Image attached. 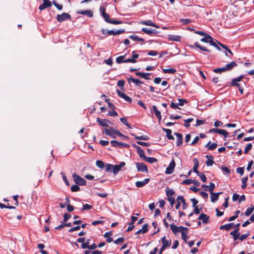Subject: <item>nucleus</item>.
<instances>
[{
	"label": "nucleus",
	"instance_id": "obj_1",
	"mask_svg": "<svg viewBox=\"0 0 254 254\" xmlns=\"http://www.w3.org/2000/svg\"><path fill=\"white\" fill-rule=\"evenodd\" d=\"M170 229L175 235H177L179 232H180L182 235H185L184 230H188V228L183 226L178 227L174 224L170 225Z\"/></svg>",
	"mask_w": 254,
	"mask_h": 254
},
{
	"label": "nucleus",
	"instance_id": "obj_2",
	"mask_svg": "<svg viewBox=\"0 0 254 254\" xmlns=\"http://www.w3.org/2000/svg\"><path fill=\"white\" fill-rule=\"evenodd\" d=\"M101 16L104 18V20L108 23L116 25L122 23L121 21L117 20L114 19H110L109 15L106 12H104V13L102 14Z\"/></svg>",
	"mask_w": 254,
	"mask_h": 254
},
{
	"label": "nucleus",
	"instance_id": "obj_3",
	"mask_svg": "<svg viewBox=\"0 0 254 254\" xmlns=\"http://www.w3.org/2000/svg\"><path fill=\"white\" fill-rule=\"evenodd\" d=\"M72 178L74 183L77 185L83 186L86 184V181L76 174L72 175Z\"/></svg>",
	"mask_w": 254,
	"mask_h": 254
},
{
	"label": "nucleus",
	"instance_id": "obj_4",
	"mask_svg": "<svg viewBox=\"0 0 254 254\" xmlns=\"http://www.w3.org/2000/svg\"><path fill=\"white\" fill-rule=\"evenodd\" d=\"M71 16L67 13L64 12L62 14H58L57 20L59 22H62L66 20H71Z\"/></svg>",
	"mask_w": 254,
	"mask_h": 254
},
{
	"label": "nucleus",
	"instance_id": "obj_5",
	"mask_svg": "<svg viewBox=\"0 0 254 254\" xmlns=\"http://www.w3.org/2000/svg\"><path fill=\"white\" fill-rule=\"evenodd\" d=\"M176 164L174 159H172L170 163L169 166L166 168L165 172V174L169 175L173 173Z\"/></svg>",
	"mask_w": 254,
	"mask_h": 254
},
{
	"label": "nucleus",
	"instance_id": "obj_6",
	"mask_svg": "<svg viewBox=\"0 0 254 254\" xmlns=\"http://www.w3.org/2000/svg\"><path fill=\"white\" fill-rule=\"evenodd\" d=\"M209 131L210 132H214L219 133V134L223 135L225 137H227L229 133L225 130V129H218L216 128H213L212 129H210Z\"/></svg>",
	"mask_w": 254,
	"mask_h": 254
},
{
	"label": "nucleus",
	"instance_id": "obj_7",
	"mask_svg": "<svg viewBox=\"0 0 254 254\" xmlns=\"http://www.w3.org/2000/svg\"><path fill=\"white\" fill-rule=\"evenodd\" d=\"M161 242L162 244V247L165 249L169 247L172 244L171 240L170 239H167L165 236H164L161 238Z\"/></svg>",
	"mask_w": 254,
	"mask_h": 254
},
{
	"label": "nucleus",
	"instance_id": "obj_8",
	"mask_svg": "<svg viewBox=\"0 0 254 254\" xmlns=\"http://www.w3.org/2000/svg\"><path fill=\"white\" fill-rule=\"evenodd\" d=\"M136 168L139 172H147V168L145 164L143 163H136Z\"/></svg>",
	"mask_w": 254,
	"mask_h": 254
},
{
	"label": "nucleus",
	"instance_id": "obj_9",
	"mask_svg": "<svg viewBox=\"0 0 254 254\" xmlns=\"http://www.w3.org/2000/svg\"><path fill=\"white\" fill-rule=\"evenodd\" d=\"M126 165L125 162H121L120 165H113V172L114 175H116L121 170L122 167Z\"/></svg>",
	"mask_w": 254,
	"mask_h": 254
},
{
	"label": "nucleus",
	"instance_id": "obj_10",
	"mask_svg": "<svg viewBox=\"0 0 254 254\" xmlns=\"http://www.w3.org/2000/svg\"><path fill=\"white\" fill-rule=\"evenodd\" d=\"M52 3L49 0H43V3L39 6V9L42 10L47 7H51Z\"/></svg>",
	"mask_w": 254,
	"mask_h": 254
},
{
	"label": "nucleus",
	"instance_id": "obj_11",
	"mask_svg": "<svg viewBox=\"0 0 254 254\" xmlns=\"http://www.w3.org/2000/svg\"><path fill=\"white\" fill-rule=\"evenodd\" d=\"M117 92L119 97L124 99L128 103L131 102L132 100L129 97L127 96L125 94L122 93V92L118 90H117Z\"/></svg>",
	"mask_w": 254,
	"mask_h": 254
},
{
	"label": "nucleus",
	"instance_id": "obj_12",
	"mask_svg": "<svg viewBox=\"0 0 254 254\" xmlns=\"http://www.w3.org/2000/svg\"><path fill=\"white\" fill-rule=\"evenodd\" d=\"M97 122L102 127H108L109 124H111V123L106 119H100V118L97 119Z\"/></svg>",
	"mask_w": 254,
	"mask_h": 254
},
{
	"label": "nucleus",
	"instance_id": "obj_13",
	"mask_svg": "<svg viewBox=\"0 0 254 254\" xmlns=\"http://www.w3.org/2000/svg\"><path fill=\"white\" fill-rule=\"evenodd\" d=\"M149 179L146 178L142 181H137L135 183V186L137 188L143 187L145 185H146L149 182Z\"/></svg>",
	"mask_w": 254,
	"mask_h": 254
},
{
	"label": "nucleus",
	"instance_id": "obj_14",
	"mask_svg": "<svg viewBox=\"0 0 254 254\" xmlns=\"http://www.w3.org/2000/svg\"><path fill=\"white\" fill-rule=\"evenodd\" d=\"M133 146L137 149V153L140 157L145 159V158H146V156L145 155L144 151L141 148V147L135 144L133 145Z\"/></svg>",
	"mask_w": 254,
	"mask_h": 254
},
{
	"label": "nucleus",
	"instance_id": "obj_15",
	"mask_svg": "<svg viewBox=\"0 0 254 254\" xmlns=\"http://www.w3.org/2000/svg\"><path fill=\"white\" fill-rule=\"evenodd\" d=\"M125 32L124 29H119L117 30H111L107 31L108 35H117L123 33Z\"/></svg>",
	"mask_w": 254,
	"mask_h": 254
},
{
	"label": "nucleus",
	"instance_id": "obj_16",
	"mask_svg": "<svg viewBox=\"0 0 254 254\" xmlns=\"http://www.w3.org/2000/svg\"><path fill=\"white\" fill-rule=\"evenodd\" d=\"M151 111L152 112H154L156 117L159 119V121L161 120L162 117L161 115V112L159 111H158L156 106H153L152 108L151 109Z\"/></svg>",
	"mask_w": 254,
	"mask_h": 254
},
{
	"label": "nucleus",
	"instance_id": "obj_17",
	"mask_svg": "<svg viewBox=\"0 0 254 254\" xmlns=\"http://www.w3.org/2000/svg\"><path fill=\"white\" fill-rule=\"evenodd\" d=\"M237 64L236 62L232 61L229 64H227L224 67L226 71H227L231 70L234 67L237 66Z\"/></svg>",
	"mask_w": 254,
	"mask_h": 254
},
{
	"label": "nucleus",
	"instance_id": "obj_18",
	"mask_svg": "<svg viewBox=\"0 0 254 254\" xmlns=\"http://www.w3.org/2000/svg\"><path fill=\"white\" fill-rule=\"evenodd\" d=\"M174 134L177 137V145L180 146L183 143V135L181 133L175 132Z\"/></svg>",
	"mask_w": 254,
	"mask_h": 254
},
{
	"label": "nucleus",
	"instance_id": "obj_19",
	"mask_svg": "<svg viewBox=\"0 0 254 254\" xmlns=\"http://www.w3.org/2000/svg\"><path fill=\"white\" fill-rule=\"evenodd\" d=\"M77 13L78 14H80L82 15H86L89 17H92L93 16V12L89 10H78L77 11Z\"/></svg>",
	"mask_w": 254,
	"mask_h": 254
},
{
	"label": "nucleus",
	"instance_id": "obj_20",
	"mask_svg": "<svg viewBox=\"0 0 254 254\" xmlns=\"http://www.w3.org/2000/svg\"><path fill=\"white\" fill-rule=\"evenodd\" d=\"M141 24H142L143 25H145L152 26V27H155L157 28H159L158 26H157L155 23H154L153 22H152V21L150 20L142 21L141 22Z\"/></svg>",
	"mask_w": 254,
	"mask_h": 254
},
{
	"label": "nucleus",
	"instance_id": "obj_21",
	"mask_svg": "<svg viewBox=\"0 0 254 254\" xmlns=\"http://www.w3.org/2000/svg\"><path fill=\"white\" fill-rule=\"evenodd\" d=\"M136 75L139 76L145 79L148 80L150 79L149 76L150 75V73H143L140 72H136L135 73Z\"/></svg>",
	"mask_w": 254,
	"mask_h": 254
},
{
	"label": "nucleus",
	"instance_id": "obj_22",
	"mask_svg": "<svg viewBox=\"0 0 254 254\" xmlns=\"http://www.w3.org/2000/svg\"><path fill=\"white\" fill-rule=\"evenodd\" d=\"M239 228H237L234 231H232L230 234V235L233 236L234 240L235 241L238 239L240 236V233H239Z\"/></svg>",
	"mask_w": 254,
	"mask_h": 254
},
{
	"label": "nucleus",
	"instance_id": "obj_23",
	"mask_svg": "<svg viewBox=\"0 0 254 254\" xmlns=\"http://www.w3.org/2000/svg\"><path fill=\"white\" fill-rule=\"evenodd\" d=\"M163 130L166 133V135L167 138L170 140H174V138L173 136L171 134L172 130L170 129L164 128H163Z\"/></svg>",
	"mask_w": 254,
	"mask_h": 254
},
{
	"label": "nucleus",
	"instance_id": "obj_24",
	"mask_svg": "<svg viewBox=\"0 0 254 254\" xmlns=\"http://www.w3.org/2000/svg\"><path fill=\"white\" fill-rule=\"evenodd\" d=\"M141 30L147 34H155L157 33L155 30L151 28H142Z\"/></svg>",
	"mask_w": 254,
	"mask_h": 254
},
{
	"label": "nucleus",
	"instance_id": "obj_25",
	"mask_svg": "<svg viewBox=\"0 0 254 254\" xmlns=\"http://www.w3.org/2000/svg\"><path fill=\"white\" fill-rule=\"evenodd\" d=\"M222 192H220L218 193H214L212 192L211 194V200L212 202H215L216 200H218L219 197V195L221 194Z\"/></svg>",
	"mask_w": 254,
	"mask_h": 254
},
{
	"label": "nucleus",
	"instance_id": "obj_26",
	"mask_svg": "<svg viewBox=\"0 0 254 254\" xmlns=\"http://www.w3.org/2000/svg\"><path fill=\"white\" fill-rule=\"evenodd\" d=\"M194 46H195V47L199 49L201 51H205V52H209L210 51L207 49L206 48L204 47H203V46H201L199 43L198 42H195L194 43V46H190V47L192 48H194Z\"/></svg>",
	"mask_w": 254,
	"mask_h": 254
},
{
	"label": "nucleus",
	"instance_id": "obj_27",
	"mask_svg": "<svg viewBox=\"0 0 254 254\" xmlns=\"http://www.w3.org/2000/svg\"><path fill=\"white\" fill-rule=\"evenodd\" d=\"M209 217L207 215L201 213L200 214L198 219L202 220L203 223H207L208 222Z\"/></svg>",
	"mask_w": 254,
	"mask_h": 254
},
{
	"label": "nucleus",
	"instance_id": "obj_28",
	"mask_svg": "<svg viewBox=\"0 0 254 254\" xmlns=\"http://www.w3.org/2000/svg\"><path fill=\"white\" fill-rule=\"evenodd\" d=\"M234 226L233 223L225 224L220 226V229L221 230H226V231H229Z\"/></svg>",
	"mask_w": 254,
	"mask_h": 254
},
{
	"label": "nucleus",
	"instance_id": "obj_29",
	"mask_svg": "<svg viewBox=\"0 0 254 254\" xmlns=\"http://www.w3.org/2000/svg\"><path fill=\"white\" fill-rule=\"evenodd\" d=\"M168 39L171 41L179 42L180 41L181 37L178 35H169Z\"/></svg>",
	"mask_w": 254,
	"mask_h": 254
},
{
	"label": "nucleus",
	"instance_id": "obj_30",
	"mask_svg": "<svg viewBox=\"0 0 254 254\" xmlns=\"http://www.w3.org/2000/svg\"><path fill=\"white\" fill-rule=\"evenodd\" d=\"M131 135L133 136L135 139H140L143 140H148L149 138L147 135H141L140 136H137L134 133H131Z\"/></svg>",
	"mask_w": 254,
	"mask_h": 254
},
{
	"label": "nucleus",
	"instance_id": "obj_31",
	"mask_svg": "<svg viewBox=\"0 0 254 254\" xmlns=\"http://www.w3.org/2000/svg\"><path fill=\"white\" fill-rule=\"evenodd\" d=\"M206 157L207 158V160L206 162V164L207 166H210L214 163L213 157L212 156L206 155Z\"/></svg>",
	"mask_w": 254,
	"mask_h": 254
},
{
	"label": "nucleus",
	"instance_id": "obj_32",
	"mask_svg": "<svg viewBox=\"0 0 254 254\" xmlns=\"http://www.w3.org/2000/svg\"><path fill=\"white\" fill-rule=\"evenodd\" d=\"M209 43L211 45L215 47L218 50H221L220 47L217 45V43L219 44V42L216 40H214L213 38L212 37V39L210 40Z\"/></svg>",
	"mask_w": 254,
	"mask_h": 254
},
{
	"label": "nucleus",
	"instance_id": "obj_33",
	"mask_svg": "<svg viewBox=\"0 0 254 254\" xmlns=\"http://www.w3.org/2000/svg\"><path fill=\"white\" fill-rule=\"evenodd\" d=\"M148 225L147 224L143 225L141 229L139 230L136 233V234H139L140 233L144 234L148 231Z\"/></svg>",
	"mask_w": 254,
	"mask_h": 254
},
{
	"label": "nucleus",
	"instance_id": "obj_34",
	"mask_svg": "<svg viewBox=\"0 0 254 254\" xmlns=\"http://www.w3.org/2000/svg\"><path fill=\"white\" fill-rule=\"evenodd\" d=\"M128 81L129 82H130V81L132 82L136 86H138L140 84H143V82L140 81L139 79H135V78H133L132 77H130V78H128Z\"/></svg>",
	"mask_w": 254,
	"mask_h": 254
},
{
	"label": "nucleus",
	"instance_id": "obj_35",
	"mask_svg": "<svg viewBox=\"0 0 254 254\" xmlns=\"http://www.w3.org/2000/svg\"><path fill=\"white\" fill-rule=\"evenodd\" d=\"M112 235V233L111 232H106L104 235V237L107 238L106 241L108 243H111L113 241V239H112V238L111 237V236Z\"/></svg>",
	"mask_w": 254,
	"mask_h": 254
},
{
	"label": "nucleus",
	"instance_id": "obj_36",
	"mask_svg": "<svg viewBox=\"0 0 254 254\" xmlns=\"http://www.w3.org/2000/svg\"><path fill=\"white\" fill-rule=\"evenodd\" d=\"M217 146V143H213L210 144V141L208 142L205 145V147H207L208 150H213L216 148Z\"/></svg>",
	"mask_w": 254,
	"mask_h": 254
},
{
	"label": "nucleus",
	"instance_id": "obj_37",
	"mask_svg": "<svg viewBox=\"0 0 254 254\" xmlns=\"http://www.w3.org/2000/svg\"><path fill=\"white\" fill-rule=\"evenodd\" d=\"M193 161L194 162V166L193 167V171L198 174L200 172L197 170V168L198 167V162L197 160V159H193Z\"/></svg>",
	"mask_w": 254,
	"mask_h": 254
},
{
	"label": "nucleus",
	"instance_id": "obj_38",
	"mask_svg": "<svg viewBox=\"0 0 254 254\" xmlns=\"http://www.w3.org/2000/svg\"><path fill=\"white\" fill-rule=\"evenodd\" d=\"M162 70L165 73H174L176 72V69L173 68H162Z\"/></svg>",
	"mask_w": 254,
	"mask_h": 254
},
{
	"label": "nucleus",
	"instance_id": "obj_39",
	"mask_svg": "<svg viewBox=\"0 0 254 254\" xmlns=\"http://www.w3.org/2000/svg\"><path fill=\"white\" fill-rule=\"evenodd\" d=\"M211 39H212V37L207 34L206 35L204 36L203 38L200 39V41L204 43H209Z\"/></svg>",
	"mask_w": 254,
	"mask_h": 254
},
{
	"label": "nucleus",
	"instance_id": "obj_40",
	"mask_svg": "<svg viewBox=\"0 0 254 254\" xmlns=\"http://www.w3.org/2000/svg\"><path fill=\"white\" fill-rule=\"evenodd\" d=\"M129 38L135 41H141V42L144 41V39L143 38H139L137 35H131L129 36Z\"/></svg>",
	"mask_w": 254,
	"mask_h": 254
},
{
	"label": "nucleus",
	"instance_id": "obj_41",
	"mask_svg": "<svg viewBox=\"0 0 254 254\" xmlns=\"http://www.w3.org/2000/svg\"><path fill=\"white\" fill-rule=\"evenodd\" d=\"M111 145L115 147L122 148V142H119L116 140H112L111 141Z\"/></svg>",
	"mask_w": 254,
	"mask_h": 254
},
{
	"label": "nucleus",
	"instance_id": "obj_42",
	"mask_svg": "<svg viewBox=\"0 0 254 254\" xmlns=\"http://www.w3.org/2000/svg\"><path fill=\"white\" fill-rule=\"evenodd\" d=\"M126 55H124V56H119L118 57H117L116 58V62L118 64H121V63H125V58L126 57Z\"/></svg>",
	"mask_w": 254,
	"mask_h": 254
},
{
	"label": "nucleus",
	"instance_id": "obj_43",
	"mask_svg": "<svg viewBox=\"0 0 254 254\" xmlns=\"http://www.w3.org/2000/svg\"><path fill=\"white\" fill-rule=\"evenodd\" d=\"M146 162L150 163H153L154 162H156L157 161V160L154 158V157H146V158L144 159Z\"/></svg>",
	"mask_w": 254,
	"mask_h": 254
},
{
	"label": "nucleus",
	"instance_id": "obj_44",
	"mask_svg": "<svg viewBox=\"0 0 254 254\" xmlns=\"http://www.w3.org/2000/svg\"><path fill=\"white\" fill-rule=\"evenodd\" d=\"M254 210V206H252L251 207L248 208L245 212V215L247 216H250Z\"/></svg>",
	"mask_w": 254,
	"mask_h": 254
},
{
	"label": "nucleus",
	"instance_id": "obj_45",
	"mask_svg": "<svg viewBox=\"0 0 254 254\" xmlns=\"http://www.w3.org/2000/svg\"><path fill=\"white\" fill-rule=\"evenodd\" d=\"M213 71L215 73H221L223 72L226 71L225 68V67H219L213 69Z\"/></svg>",
	"mask_w": 254,
	"mask_h": 254
},
{
	"label": "nucleus",
	"instance_id": "obj_46",
	"mask_svg": "<svg viewBox=\"0 0 254 254\" xmlns=\"http://www.w3.org/2000/svg\"><path fill=\"white\" fill-rule=\"evenodd\" d=\"M197 175L200 177L201 180L203 183H205L206 182V180H207L206 177L203 173H199L197 174Z\"/></svg>",
	"mask_w": 254,
	"mask_h": 254
},
{
	"label": "nucleus",
	"instance_id": "obj_47",
	"mask_svg": "<svg viewBox=\"0 0 254 254\" xmlns=\"http://www.w3.org/2000/svg\"><path fill=\"white\" fill-rule=\"evenodd\" d=\"M215 188V184L213 183H210V185L208 187V190L209 191L210 193L212 192H213V190Z\"/></svg>",
	"mask_w": 254,
	"mask_h": 254
},
{
	"label": "nucleus",
	"instance_id": "obj_48",
	"mask_svg": "<svg viewBox=\"0 0 254 254\" xmlns=\"http://www.w3.org/2000/svg\"><path fill=\"white\" fill-rule=\"evenodd\" d=\"M248 177H245V178H243L242 180V188L243 189H245L246 187H247V182L248 181Z\"/></svg>",
	"mask_w": 254,
	"mask_h": 254
},
{
	"label": "nucleus",
	"instance_id": "obj_49",
	"mask_svg": "<svg viewBox=\"0 0 254 254\" xmlns=\"http://www.w3.org/2000/svg\"><path fill=\"white\" fill-rule=\"evenodd\" d=\"M61 174L62 176V178L63 179V180L64 181V183H65V184L67 185V186H69V182L68 181L67 178H66V177L65 176L64 173L63 172H62L61 173Z\"/></svg>",
	"mask_w": 254,
	"mask_h": 254
},
{
	"label": "nucleus",
	"instance_id": "obj_50",
	"mask_svg": "<svg viewBox=\"0 0 254 254\" xmlns=\"http://www.w3.org/2000/svg\"><path fill=\"white\" fill-rule=\"evenodd\" d=\"M96 165L99 168L102 169L104 167V162L101 160H97L96 162Z\"/></svg>",
	"mask_w": 254,
	"mask_h": 254
},
{
	"label": "nucleus",
	"instance_id": "obj_51",
	"mask_svg": "<svg viewBox=\"0 0 254 254\" xmlns=\"http://www.w3.org/2000/svg\"><path fill=\"white\" fill-rule=\"evenodd\" d=\"M71 190L73 192H76L80 190V188L76 185H73L71 187Z\"/></svg>",
	"mask_w": 254,
	"mask_h": 254
},
{
	"label": "nucleus",
	"instance_id": "obj_52",
	"mask_svg": "<svg viewBox=\"0 0 254 254\" xmlns=\"http://www.w3.org/2000/svg\"><path fill=\"white\" fill-rule=\"evenodd\" d=\"M166 195L168 196V198L169 197H172L175 193L174 191L172 190H167L166 191Z\"/></svg>",
	"mask_w": 254,
	"mask_h": 254
},
{
	"label": "nucleus",
	"instance_id": "obj_53",
	"mask_svg": "<svg viewBox=\"0 0 254 254\" xmlns=\"http://www.w3.org/2000/svg\"><path fill=\"white\" fill-rule=\"evenodd\" d=\"M219 45H220L223 49H225L226 51H228L230 54H231V55H233L231 50L229 49L226 45H223L220 43H219Z\"/></svg>",
	"mask_w": 254,
	"mask_h": 254
},
{
	"label": "nucleus",
	"instance_id": "obj_54",
	"mask_svg": "<svg viewBox=\"0 0 254 254\" xmlns=\"http://www.w3.org/2000/svg\"><path fill=\"white\" fill-rule=\"evenodd\" d=\"M105 169L106 171L107 172H111L112 170H113V165L110 164H107L105 166Z\"/></svg>",
	"mask_w": 254,
	"mask_h": 254
},
{
	"label": "nucleus",
	"instance_id": "obj_55",
	"mask_svg": "<svg viewBox=\"0 0 254 254\" xmlns=\"http://www.w3.org/2000/svg\"><path fill=\"white\" fill-rule=\"evenodd\" d=\"M92 206L91 205H89L88 204H85L83 205V207L81 209L82 211L85 210H89L92 208Z\"/></svg>",
	"mask_w": 254,
	"mask_h": 254
},
{
	"label": "nucleus",
	"instance_id": "obj_56",
	"mask_svg": "<svg viewBox=\"0 0 254 254\" xmlns=\"http://www.w3.org/2000/svg\"><path fill=\"white\" fill-rule=\"evenodd\" d=\"M193 121V119L192 118H189V119H188L187 120H185V126L186 127H190V123H191L192 121Z\"/></svg>",
	"mask_w": 254,
	"mask_h": 254
},
{
	"label": "nucleus",
	"instance_id": "obj_57",
	"mask_svg": "<svg viewBox=\"0 0 254 254\" xmlns=\"http://www.w3.org/2000/svg\"><path fill=\"white\" fill-rule=\"evenodd\" d=\"M252 144L249 143L245 149V153L247 154L252 148Z\"/></svg>",
	"mask_w": 254,
	"mask_h": 254
},
{
	"label": "nucleus",
	"instance_id": "obj_58",
	"mask_svg": "<svg viewBox=\"0 0 254 254\" xmlns=\"http://www.w3.org/2000/svg\"><path fill=\"white\" fill-rule=\"evenodd\" d=\"M121 122L123 123L125 125L127 126V127L131 128L130 127L129 125L127 123V120L126 118H120Z\"/></svg>",
	"mask_w": 254,
	"mask_h": 254
},
{
	"label": "nucleus",
	"instance_id": "obj_59",
	"mask_svg": "<svg viewBox=\"0 0 254 254\" xmlns=\"http://www.w3.org/2000/svg\"><path fill=\"white\" fill-rule=\"evenodd\" d=\"M70 217H71L70 214H69L67 213H65L64 214L63 221L64 222H66Z\"/></svg>",
	"mask_w": 254,
	"mask_h": 254
},
{
	"label": "nucleus",
	"instance_id": "obj_60",
	"mask_svg": "<svg viewBox=\"0 0 254 254\" xmlns=\"http://www.w3.org/2000/svg\"><path fill=\"white\" fill-rule=\"evenodd\" d=\"M179 102L177 103L178 106H183L185 103H187V101L185 99H178Z\"/></svg>",
	"mask_w": 254,
	"mask_h": 254
},
{
	"label": "nucleus",
	"instance_id": "obj_61",
	"mask_svg": "<svg viewBox=\"0 0 254 254\" xmlns=\"http://www.w3.org/2000/svg\"><path fill=\"white\" fill-rule=\"evenodd\" d=\"M80 226H76L75 227H72V228H71L70 229H69L68 230V232H73L75 231L79 230H80Z\"/></svg>",
	"mask_w": 254,
	"mask_h": 254
},
{
	"label": "nucleus",
	"instance_id": "obj_62",
	"mask_svg": "<svg viewBox=\"0 0 254 254\" xmlns=\"http://www.w3.org/2000/svg\"><path fill=\"white\" fill-rule=\"evenodd\" d=\"M193 182L191 179H186L183 181V184L185 185H190Z\"/></svg>",
	"mask_w": 254,
	"mask_h": 254
},
{
	"label": "nucleus",
	"instance_id": "obj_63",
	"mask_svg": "<svg viewBox=\"0 0 254 254\" xmlns=\"http://www.w3.org/2000/svg\"><path fill=\"white\" fill-rule=\"evenodd\" d=\"M168 200L169 201L170 205L173 206L175 202V198L173 197H169L168 198Z\"/></svg>",
	"mask_w": 254,
	"mask_h": 254
},
{
	"label": "nucleus",
	"instance_id": "obj_64",
	"mask_svg": "<svg viewBox=\"0 0 254 254\" xmlns=\"http://www.w3.org/2000/svg\"><path fill=\"white\" fill-rule=\"evenodd\" d=\"M177 201L180 203L181 202L184 203L185 202V199L182 196H178L177 198Z\"/></svg>",
	"mask_w": 254,
	"mask_h": 254
}]
</instances>
